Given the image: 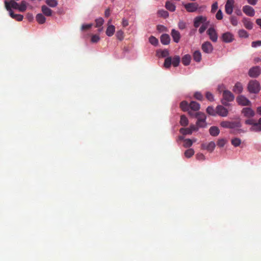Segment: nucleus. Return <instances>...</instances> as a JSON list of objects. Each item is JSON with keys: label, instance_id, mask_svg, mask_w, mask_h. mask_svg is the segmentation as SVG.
Returning <instances> with one entry per match:
<instances>
[{"label": "nucleus", "instance_id": "7c9ffc66", "mask_svg": "<svg viewBox=\"0 0 261 261\" xmlns=\"http://www.w3.org/2000/svg\"><path fill=\"white\" fill-rule=\"evenodd\" d=\"M157 54L160 58H164L168 56L169 53L167 49L160 50L157 51Z\"/></svg>", "mask_w": 261, "mask_h": 261}, {"label": "nucleus", "instance_id": "4be33fe9", "mask_svg": "<svg viewBox=\"0 0 261 261\" xmlns=\"http://www.w3.org/2000/svg\"><path fill=\"white\" fill-rule=\"evenodd\" d=\"M10 16L17 21H22L23 18V16L21 14H14L12 10L9 11Z\"/></svg>", "mask_w": 261, "mask_h": 261}, {"label": "nucleus", "instance_id": "a211bd4d", "mask_svg": "<svg viewBox=\"0 0 261 261\" xmlns=\"http://www.w3.org/2000/svg\"><path fill=\"white\" fill-rule=\"evenodd\" d=\"M171 35L173 38V41L175 42L178 43L180 39V35L178 31L173 29L171 31Z\"/></svg>", "mask_w": 261, "mask_h": 261}, {"label": "nucleus", "instance_id": "a18cd8bd", "mask_svg": "<svg viewBox=\"0 0 261 261\" xmlns=\"http://www.w3.org/2000/svg\"><path fill=\"white\" fill-rule=\"evenodd\" d=\"M116 36L117 38L121 41L124 38V33L122 30L118 31L116 33Z\"/></svg>", "mask_w": 261, "mask_h": 261}, {"label": "nucleus", "instance_id": "8fccbe9b", "mask_svg": "<svg viewBox=\"0 0 261 261\" xmlns=\"http://www.w3.org/2000/svg\"><path fill=\"white\" fill-rule=\"evenodd\" d=\"M196 124L198 128L204 127L206 126V121L203 120H197Z\"/></svg>", "mask_w": 261, "mask_h": 261}, {"label": "nucleus", "instance_id": "e2e57ef3", "mask_svg": "<svg viewBox=\"0 0 261 261\" xmlns=\"http://www.w3.org/2000/svg\"><path fill=\"white\" fill-rule=\"evenodd\" d=\"M196 159L198 160L203 161L205 159V156L202 153H198L196 154Z\"/></svg>", "mask_w": 261, "mask_h": 261}, {"label": "nucleus", "instance_id": "0e129e2a", "mask_svg": "<svg viewBox=\"0 0 261 261\" xmlns=\"http://www.w3.org/2000/svg\"><path fill=\"white\" fill-rule=\"evenodd\" d=\"M218 9V3L217 2L214 3L212 6L211 12L214 13Z\"/></svg>", "mask_w": 261, "mask_h": 261}, {"label": "nucleus", "instance_id": "dca6fc26", "mask_svg": "<svg viewBox=\"0 0 261 261\" xmlns=\"http://www.w3.org/2000/svg\"><path fill=\"white\" fill-rule=\"evenodd\" d=\"M243 11L245 14L249 16H253L255 14L254 9L248 5L243 7Z\"/></svg>", "mask_w": 261, "mask_h": 261}, {"label": "nucleus", "instance_id": "412c9836", "mask_svg": "<svg viewBox=\"0 0 261 261\" xmlns=\"http://www.w3.org/2000/svg\"><path fill=\"white\" fill-rule=\"evenodd\" d=\"M189 108L194 111H198L200 109V104L196 101H192L189 104Z\"/></svg>", "mask_w": 261, "mask_h": 261}, {"label": "nucleus", "instance_id": "6e6d98bb", "mask_svg": "<svg viewBox=\"0 0 261 261\" xmlns=\"http://www.w3.org/2000/svg\"><path fill=\"white\" fill-rule=\"evenodd\" d=\"M194 97L199 100H202L203 99V96L199 92H196L195 93Z\"/></svg>", "mask_w": 261, "mask_h": 261}, {"label": "nucleus", "instance_id": "20e7f679", "mask_svg": "<svg viewBox=\"0 0 261 261\" xmlns=\"http://www.w3.org/2000/svg\"><path fill=\"white\" fill-rule=\"evenodd\" d=\"M241 113L247 119H253L255 115V111L250 107H246L242 109Z\"/></svg>", "mask_w": 261, "mask_h": 261}, {"label": "nucleus", "instance_id": "cd10ccee", "mask_svg": "<svg viewBox=\"0 0 261 261\" xmlns=\"http://www.w3.org/2000/svg\"><path fill=\"white\" fill-rule=\"evenodd\" d=\"M165 7L168 10L171 12H174L176 9L175 5L169 1H167L166 3Z\"/></svg>", "mask_w": 261, "mask_h": 261}, {"label": "nucleus", "instance_id": "864d4df0", "mask_svg": "<svg viewBox=\"0 0 261 261\" xmlns=\"http://www.w3.org/2000/svg\"><path fill=\"white\" fill-rule=\"evenodd\" d=\"M206 98L210 101H213L214 98L213 95L210 92H207L205 94Z\"/></svg>", "mask_w": 261, "mask_h": 261}, {"label": "nucleus", "instance_id": "58836bf2", "mask_svg": "<svg viewBox=\"0 0 261 261\" xmlns=\"http://www.w3.org/2000/svg\"><path fill=\"white\" fill-rule=\"evenodd\" d=\"M179 132L184 135H190L192 133L191 129L189 128H181L179 130Z\"/></svg>", "mask_w": 261, "mask_h": 261}, {"label": "nucleus", "instance_id": "13d9d810", "mask_svg": "<svg viewBox=\"0 0 261 261\" xmlns=\"http://www.w3.org/2000/svg\"><path fill=\"white\" fill-rule=\"evenodd\" d=\"M216 17L218 20H221L223 18V13L221 10H219L216 15Z\"/></svg>", "mask_w": 261, "mask_h": 261}, {"label": "nucleus", "instance_id": "a878e982", "mask_svg": "<svg viewBox=\"0 0 261 261\" xmlns=\"http://www.w3.org/2000/svg\"><path fill=\"white\" fill-rule=\"evenodd\" d=\"M115 31V27L113 25H109L107 30H106V34L107 36L111 37L112 36Z\"/></svg>", "mask_w": 261, "mask_h": 261}, {"label": "nucleus", "instance_id": "f257e3e1", "mask_svg": "<svg viewBox=\"0 0 261 261\" xmlns=\"http://www.w3.org/2000/svg\"><path fill=\"white\" fill-rule=\"evenodd\" d=\"M245 123L246 125H251L250 130L252 132H260L261 131V118L257 121L254 119H246L245 121Z\"/></svg>", "mask_w": 261, "mask_h": 261}, {"label": "nucleus", "instance_id": "603ef678", "mask_svg": "<svg viewBox=\"0 0 261 261\" xmlns=\"http://www.w3.org/2000/svg\"><path fill=\"white\" fill-rule=\"evenodd\" d=\"M100 40L99 35H93L91 37V41L92 43H97Z\"/></svg>", "mask_w": 261, "mask_h": 261}, {"label": "nucleus", "instance_id": "4c0bfd02", "mask_svg": "<svg viewBox=\"0 0 261 261\" xmlns=\"http://www.w3.org/2000/svg\"><path fill=\"white\" fill-rule=\"evenodd\" d=\"M206 112L212 116L216 115V109L215 110L212 106H208L206 109Z\"/></svg>", "mask_w": 261, "mask_h": 261}, {"label": "nucleus", "instance_id": "9b49d317", "mask_svg": "<svg viewBox=\"0 0 261 261\" xmlns=\"http://www.w3.org/2000/svg\"><path fill=\"white\" fill-rule=\"evenodd\" d=\"M228 114L227 109L223 106L219 105L216 107V114L222 117H226L228 115Z\"/></svg>", "mask_w": 261, "mask_h": 261}, {"label": "nucleus", "instance_id": "774afa93", "mask_svg": "<svg viewBox=\"0 0 261 261\" xmlns=\"http://www.w3.org/2000/svg\"><path fill=\"white\" fill-rule=\"evenodd\" d=\"M110 15V10L109 8H108L106 10L105 12V17H108Z\"/></svg>", "mask_w": 261, "mask_h": 261}, {"label": "nucleus", "instance_id": "052dcab7", "mask_svg": "<svg viewBox=\"0 0 261 261\" xmlns=\"http://www.w3.org/2000/svg\"><path fill=\"white\" fill-rule=\"evenodd\" d=\"M92 23L87 24H83L81 27V30L82 31L88 30V29H90L92 27Z\"/></svg>", "mask_w": 261, "mask_h": 261}, {"label": "nucleus", "instance_id": "f3484780", "mask_svg": "<svg viewBox=\"0 0 261 261\" xmlns=\"http://www.w3.org/2000/svg\"><path fill=\"white\" fill-rule=\"evenodd\" d=\"M222 39L226 43L231 42L233 40V35L229 32L223 34Z\"/></svg>", "mask_w": 261, "mask_h": 261}, {"label": "nucleus", "instance_id": "680f3d73", "mask_svg": "<svg viewBox=\"0 0 261 261\" xmlns=\"http://www.w3.org/2000/svg\"><path fill=\"white\" fill-rule=\"evenodd\" d=\"M225 141L224 140V139H220L218 140V142H217V145L218 146L220 147H222L224 146V145L225 144Z\"/></svg>", "mask_w": 261, "mask_h": 261}, {"label": "nucleus", "instance_id": "393cba45", "mask_svg": "<svg viewBox=\"0 0 261 261\" xmlns=\"http://www.w3.org/2000/svg\"><path fill=\"white\" fill-rule=\"evenodd\" d=\"M243 86L241 83L238 82L237 83L233 89V91L234 92L236 93H241L243 91Z\"/></svg>", "mask_w": 261, "mask_h": 261}, {"label": "nucleus", "instance_id": "aec40b11", "mask_svg": "<svg viewBox=\"0 0 261 261\" xmlns=\"http://www.w3.org/2000/svg\"><path fill=\"white\" fill-rule=\"evenodd\" d=\"M161 42L164 45H168L170 42V38L167 34H163L161 36Z\"/></svg>", "mask_w": 261, "mask_h": 261}, {"label": "nucleus", "instance_id": "c9c22d12", "mask_svg": "<svg viewBox=\"0 0 261 261\" xmlns=\"http://www.w3.org/2000/svg\"><path fill=\"white\" fill-rule=\"evenodd\" d=\"M180 61V58L178 56H175L173 57V60H172V64L174 67H177L178 66L179 62Z\"/></svg>", "mask_w": 261, "mask_h": 261}, {"label": "nucleus", "instance_id": "a19ab883", "mask_svg": "<svg viewBox=\"0 0 261 261\" xmlns=\"http://www.w3.org/2000/svg\"><path fill=\"white\" fill-rule=\"evenodd\" d=\"M194 150L192 148L187 149L185 152V155L186 156V157H187L188 158H191L192 156H193L194 155Z\"/></svg>", "mask_w": 261, "mask_h": 261}, {"label": "nucleus", "instance_id": "39448f33", "mask_svg": "<svg viewBox=\"0 0 261 261\" xmlns=\"http://www.w3.org/2000/svg\"><path fill=\"white\" fill-rule=\"evenodd\" d=\"M238 104L242 106H249L252 105L251 102L244 95H240L236 98Z\"/></svg>", "mask_w": 261, "mask_h": 261}, {"label": "nucleus", "instance_id": "1a4fd4ad", "mask_svg": "<svg viewBox=\"0 0 261 261\" xmlns=\"http://www.w3.org/2000/svg\"><path fill=\"white\" fill-rule=\"evenodd\" d=\"M207 34L210 39L214 42H216L218 39V34L214 28H210L207 31Z\"/></svg>", "mask_w": 261, "mask_h": 261}, {"label": "nucleus", "instance_id": "37998d69", "mask_svg": "<svg viewBox=\"0 0 261 261\" xmlns=\"http://www.w3.org/2000/svg\"><path fill=\"white\" fill-rule=\"evenodd\" d=\"M239 35L241 38H247L248 34L245 30L242 29L239 31Z\"/></svg>", "mask_w": 261, "mask_h": 261}, {"label": "nucleus", "instance_id": "2f4dec72", "mask_svg": "<svg viewBox=\"0 0 261 261\" xmlns=\"http://www.w3.org/2000/svg\"><path fill=\"white\" fill-rule=\"evenodd\" d=\"M195 117L197 118V120L205 121L206 120V116L203 113H196L195 114Z\"/></svg>", "mask_w": 261, "mask_h": 261}, {"label": "nucleus", "instance_id": "69168bd1", "mask_svg": "<svg viewBox=\"0 0 261 261\" xmlns=\"http://www.w3.org/2000/svg\"><path fill=\"white\" fill-rule=\"evenodd\" d=\"M189 128L191 129L192 133L193 132V131L198 130V129L199 128L196 125H190V127H189Z\"/></svg>", "mask_w": 261, "mask_h": 261}, {"label": "nucleus", "instance_id": "338daca9", "mask_svg": "<svg viewBox=\"0 0 261 261\" xmlns=\"http://www.w3.org/2000/svg\"><path fill=\"white\" fill-rule=\"evenodd\" d=\"M122 25L123 27H126L128 25V21L125 18L122 19Z\"/></svg>", "mask_w": 261, "mask_h": 261}, {"label": "nucleus", "instance_id": "4468645a", "mask_svg": "<svg viewBox=\"0 0 261 261\" xmlns=\"http://www.w3.org/2000/svg\"><path fill=\"white\" fill-rule=\"evenodd\" d=\"M216 146L215 143L213 141H211L208 144L203 143L201 144V148L206 149L208 151L212 152Z\"/></svg>", "mask_w": 261, "mask_h": 261}, {"label": "nucleus", "instance_id": "7ed1b4c3", "mask_svg": "<svg viewBox=\"0 0 261 261\" xmlns=\"http://www.w3.org/2000/svg\"><path fill=\"white\" fill-rule=\"evenodd\" d=\"M223 98L221 100L222 103L225 106H228V102L234 100V96L233 94L228 90H224L222 94Z\"/></svg>", "mask_w": 261, "mask_h": 261}, {"label": "nucleus", "instance_id": "c03bdc74", "mask_svg": "<svg viewBox=\"0 0 261 261\" xmlns=\"http://www.w3.org/2000/svg\"><path fill=\"white\" fill-rule=\"evenodd\" d=\"M149 41L150 43L154 46H156L158 44V40L153 36L149 37Z\"/></svg>", "mask_w": 261, "mask_h": 261}, {"label": "nucleus", "instance_id": "49530a36", "mask_svg": "<svg viewBox=\"0 0 261 261\" xmlns=\"http://www.w3.org/2000/svg\"><path fill=\"white\" fill-rule=\"evenodd\" d=\"M193 144V141L190 139H186L184 140V146L186 148L191 146Z\"/></svg>", "mask_w": 261, "mask_h": 261}, {"label": "nucleus", "instance_id": "6ab92c4d", "mask_svg": "<svg viewBox=\"0 0 261 261\" xmlns=\"http://www.w3.org/2000/svg\"><path fill=\"white\" fill-rule=\"evenodd\" d=\"M243 24L246 29L251 30L253 28V23L248 18H244L242 20Z\"/></svg>", "mask_w": 261, "mask_h": 261}, {"label": "nucleus", "instance_id": "5701e85b", "mask_svg": "<svg viewBox=\"0 0 261 261\" xmlns=\"http://www.w3.org/2000/svg\"><path fill=\"white\" fill-rule=\"evenodd\" d=\"M41 10L43 14L46 16H50L52 15V10L45 5L42 6Z\"/></svg>", "mask_w": 261, "mask_h": 261}, {"label": "nucleus", "instance_id": "5fc2aeb1", "mask_svg": "<svg viewBox=\"0 0 261 261\" xmlns=\"http://www.w3.org/2000/svg\"><path fill=\"white\" fill-rule=\"evenodd\" d=\"M186 23L182 20H180L178 23V27L179 29L184 30L186 28Z\"/></svg>", "mask_w": 261, "mask_h": 261}, {"label": "nucleus", "instance_id": "bf43d9fd", "mask_svg": "<svg viewBox=\"0 0 261 261\" xmlns=\"http://www.w3.org/2000/svg\"><path fill=\"white\" fill-rule=\"evenodd\" d=\"M259 46H261V41L260 40L253 41L251 43V46L252 47H257Z\"/></svg>", "mask_w": 261, "mask_h": 261}, {"label": "nucleus", "instance_id": "f704fd0d", "mask_svg": "<svg viewBox=\"0 0 261 261\" xmlns=\"http://www.w3.org/2000/svg\"><path fill=\"white\" fill-rule=\"evenodd\" d=\"M188 119L185 115L180 116V123L182 126H187L188 124Z\"/></svg>", "mask_w": 261, "mask_h": 261}, {"label": "nucleus", "instance_id": "f03ea898", "mask_svg": "<svg viewBox=\"0 0 261 261\" xmlns=\"http://www.w3.org/2000/svg\"><path fill=\"white\" fill-rule=\"evenodd\" d=\"M247 89L250 93L257 94L260 89V84L256 80H251L248 84Z\"/></svg>", "mask_w": 261, "mask_h": 261}, {"label": "nucleus", "instance_id": "3c124183", "mask_svg": "<svg viewBox=\"0 0 261 261\" xmlns=\"http://www.w3.org/2000/svg\"><path fill=\"white\" fill-rule=\"evenodd\" d=\"M208 26V23L205 22L204 23L202 24V25L200 27V28L199 29V32L200 34H202L207 29Z\"/></svg>", "mask_w": 261, "mask_h": 261}, {"label": "nucleus", "instance_id": "09e8293b", "mask_svg": "<svg viewBox=\"0 0 261 261\" xmlns=\"http://www.w3.org/2000/svg\"><path fill=\"white\" fill-rule=\"evenodd\" d=\"M96 25L95 27L99 28L101 27L104 22V20L102 18L100 17L95 20Z\"/></svg>", "mask_w": 261, "mask_h": 261}, {"label": "nucleus", "instance_id": "bb28decb", "mask_svg": "<svg viewBox=\"0 0 261 261\" xmlns=\"http://www.w3.org/2000/svg\"><path fill=\"white\" fill-rule=\"evenodd\" d=\"M210 134L213 136H217L220 133L219 129L217 126H212L209 129Z\"/></svg>", "mask_w": 261, "mask_h": 261}, {"label": "nucleus", "instance_id": "ddd939ff", "mask_svg": "<svg viewBox=\"0 0 261 261\" xmlns=\"http://www.w3.org/2000/svg\"><path fill=\"white\" fill-rule=\"evenodd\" d=\"M206 18L205 17L202 16H199L196 17L194 18V26L195 28H198L199 27L201 23H204L206 22Z\"/></svg>", "mask_w": 261, "mask_h": 261}, {"label": "nucleus", "instance_id": "b1692460", "mask_svg": "<svg viewBox=\"0 0 261 261\" xmlns=\"http://www.w3.org/2000/svg\"><path fill=\"white\" fill-rule=\"evenodd\" d=\"M191 60V57L190 55H185L181 59L182 63L185 66H188L190 64Z\"/></svg>", "mask_w": 261, "mask_h": 261}, {"label": "nucleus", "instance_id": "de8ad7c7", "mask_svg": "<svg viewBox=\"0 0 261 261\" xmlns=\"http://www.w3.org/2000/svg\"><path fill=\"white\" fill-rule=\"evenodd\" d=\"M158 13L160 16L164 18H167L169 16L168 12L164 10H159Z\"/></svg>", "mask_w": 261, "mask_h": 261}, {"label": "nucleus", "instance_id": "c85d7f7f", "mask_svg": "<svg viewBox=\"0 0 261 261\" xmlns=\"http://www.w3.org/2000/svg\"><path fill=\"white\" fill-rule=\"evenodd\" d=\"M193 57L194 61H195L197 62H200L201 60V54L200 51H195L193 53Z\"/></svg>", "mask_w": 261, "mask_h": 261}, {"label": "nucleus", "instance_id": "ea45409f", "mask_svg": "<svg viewBox=\"0 0 261 261\" xmlns=\"http://www.w3.org/2000/svg\"><path fill=\"white\" fill-rule=\"evenodd\" d=\"M46 3L51 7H55L58 5L57 0H46Z\"/></svg>", "mask_w": 261, "mask_h": 261}, {"label": "nucleus", "instance_id": "9d476101", "mask_svg": "<svg viewBox=\"0 0 261 261\" xmlns=\"http://www.w3.org/2000/svg\"><path fill=\"white\" fill-rule=\"evenodd\" d=\"M202 50L206 54H210L213 50V46L211 42L206 41L201 46Z\"/></svg>", "mask_w": 261, "mask_h": 261}, {"label": "nucleus", "instance_id": "79ce46f5", "mask_svg": "<svg viewBox=\"0 0 261 261\" xmlns=\"http://www.w3.org/2000/svg\"><path fill=\"white\" fill-rule=\"evenodd\" d=\"M241 143V141L239 138H235L231 140V144L235 147L239 146Z\"/></svg>", "mask_w": 261, "mask_h": 261}, {"label": "nucleus", "instance_id": "f8f14e48", "mask_svg": "<svg viewBox=\"0 0 261 261\" xmlns=\"http://www.w3.org/2000/svg\"><path fill=\"white\" fill-rule=\"evenodd\" d=\"M234 0H227L225 6V12L229 15L233 12Z\"/></svg>", "mask_w": 261, "mask_h": 261}, {"label": "nucleus", "instance_id": "c756f323", "mask_svg": "<svg viewBox=\"0 0 261 261\" xmlns=\"http://www.w3.org/2000/svg\"><path fill=\"white\" fill-rule=\"evenodd\" d=\"M36 19L37 21L40 24L45 23L46 18L42 14L39 13L36 15Z\"/></svg>", "mask_w": 261, "mask_h": 261}, {"label": "nucleus", "instance_id": "4d7b16f0", "mask_svg": "<svg viewBox=\"0 0 261 261\" xmlns=\"http://www.w3.org/2000/svg\"><path fill=\"white\" fill-rule=\"evenodd\" d=\"M230 22L233 26H236L238 24V19L235 16H231L230 17Z\"/></svg>", "mask_w": 261, "mask_h": 261}, {"label": "nucleus", "instance_id": "72a5a7b5", "mask_svg": "<svg viewBox=\"0 0 261 261\" xmlns=\"http://www.w3.org/2000/svg\"><path fill=\"white\" fill-rule=\"evenodd\" d=\"M180 107L184 111H187L189 109V104L186 101H182L180 103Z\"/></svg>", "mask_w": 261, "mask_h": 261}, {"label": "nucleus", "instance_id": "2eb2a0df", "mask_svg": "<svg viewBox=\"0 0 261 261\" xmlns=\"http://www.w3.org/2000/svg\"><path fill=\"white\" fill-rule=\"evenodd\" d=\"M5 4L6 9L9 11L12 10L11 8L15 9H18V4L14 1H11L9 2L5 1Z\"/></svg>", "mask_w": 261, "mask_h": 261}, {"label": "nucleus", "instance_id": "0eeeda50", "mask_svg": "<svg viewBox=\"0 0 261 261\" xmlns=\"http://www.w3.org/2000/svg\"><path fill=\"white\" fill-rule=\"evenodd\" d=\"M261 73V69L259 66H254L250 69L248 72L249 76L253 78L258 76Z\"/></svg>", "mask_w": 261, "mask_h": 261}, {"label": "nucleus", "instance_id": "6e6552de", "mask_svg": "<svg viewBox=\"0 0 261 261\" xmlns=\"http://www.w3.org/2000/svg\"><path fill=\"white\" fill-rule=\"evenodd\" d=\"M185 8L188 12H196L199 7V5L196 3H190L184 5Z\"/></svg>", "mask_w": 261, "mask_h": 261}, {"label": "nucleus", "instance_id": "423d86ee", "mask_svg": "<svg viewBox=\"0 0 261 261\" xmlns=\"http://www.w3.org/2000/svg\"><path fill=\"white\" fill-rule=\"evenodd\" d=\"M220 125L222 127L228 128H234L241 127V123L239 122H230L224 121L221 122Z\"/></svg>", "mask_w": 261, "mask_h": 261}, {"label": "nucleus", "instance_id": "473e14b6", "mask_svg": "<svg viewBox=\"0 0 261 261\" xmlns=\"http://www.w3.org/2000/svg\"><path fill=\"white\" fill-rule=\"evenodd\" d=\"M27 3L26 2L24 1H22L20 5L18 4V10L20 12H24L27 9Z\"/></svg>", "mask_w": 261, "mask_h": 261}, {"label": "nucleus", "instance_id": "e433bc0d", "mask_svg": "<svg viewBox=\"0 0 261 261\" xmlns=\"http://www.w3.org/2000/svg\"><path fill=\"white\" fill-rule=\"evenodd\" d=\"M172 64V58L171 57H167L165 60L164 63V66L166 68H169Z\"/></svg>", "mask_w": 261, "mask_h": 261}]
</instances>
